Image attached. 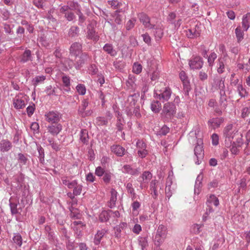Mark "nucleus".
I'll use <instances>...</instances> for the list:
<instances>
[{"label":"nucleus","instance_id":"obj_1","mask_svg":"<svg viewBox=\"0 0 250 250\" xmlns=\"http://www.w3.org/2000/svg\"><path fill=\"white\" fill-rule=\"evenodd\" d=\"M176 112L175 105L172 103L168 102L164 104L161 116L164 122H170Z\"/></svg>","mask_w":250,"mask_h":250},{"label":"nucleus","instance_id":"obj_2","mask_svg":"<svg viewBox=\"0 0 250 250\" xmlns=\"http://www.w3.org/2000/svg\"><path fill=\"white\" fill-rule=\"evenodd\" d=\"M62 184L69 188H73V191L76 196L81 194L83 186L79 184L77 180H72L71 177L63 176L61 178Z\"/></svg>","mask_w":250,"mask_h":250},{"label":"nucleus","instance_id":"obj_3","mask_svg":"<svg viewBox=\"0 0 250 250\" xmlns=\"http://www.w3.org/2000/svg\"><path fill=\"white\" fill-rule=\"evenodd\" d=\"M128 101L130 102V107H127L125 110L127 116L131 117L133 115H134L137 118H140L141 117L140 107L139 105H135L136 101L133 98V96H129Z\"/></svg>","mask_w":250,"mask_h":250},{"label":"nucleus","instance_id":"obj_4","mask_svg":"<svg viewBox=\"0 0 250 250\" xmlns=\"http://www.w3.org/2000/svg\"><path fill=\"white\" fill-rule=\"evenodd\" d=\"M203 141L201 139L197 140V145L194 148V154L197 158L196 164L199 165L204 158V151L203 149Z\"/></svg>","mask_w":250,"mask_h":250},{"label":"nucleus","instance_id":"obj_5","mask_svg":"<svg viewBox=\"0 0 250 250\" xmlns=\"http://www.w3.org/2000/svg\"><path fill=\"white\" fill-rule=\"evenodd\" d=\"M137 154L141 158H145L148 154V150L147 149L146 144L143 141L138 140L136 142Z\"/></svg>","mask_w":250,"mask_h":250},{"label":"nucleus","instance_id":"obj_6","mask_svg":"<svg viewBox=\"0 0 250 250\" xmlns=\"http://www.w3.org/2000/svg\"><path fill=\"white\" fill-rule=\"evenodd\" d=\"M26 99V96L22 94L16 96L13 99L14 107L17 109L23 108L25 106V101Z\"/></svg>","mask_w":250,"mask_h":250},{"label":"nucleus","instance_id":"obj_7","mask_svg":"<svg viewBox=\"0 0 250 250\" xmlns=\"http://www.w3.org/2000/svg\"><path fill=\"white\" fill-rule=\"evenodd\" d=\"M138 18L140 21L143 23L145 27L149 29L154 28L155 24L150 22L149 17L144 13H141L138 14Z\"/></svg>","mask_w":250,"mask_h":250},{"label":"nucleus","instance_id":"obj_8","mask_svg":"<svg viewBox=\"0 0 250 250\" xmlns=\"http://www.w3.org/2000/svg\"><path fill=\"white\" fill-rule=\"evenodd\" d=\"M203 60L200 56H195L189 61V65L192 69H199L202 67Z\"/></svg>","mask_w":250,"mask_h":250},{"label":"nucleus","instance_id":"obj_9","mask_svg":"<svg viewBox=\"0 0 250 250\" xmlns=\"http://www.w3.org/2000/svg\"><path fill=\"white\" fill-rule=\"evenodd\" d=\"M236 132L237 131L235 132V130H233L232 125L230 124L227 125L224 130V135L226 138L225 141L227 142L228 140L229 144H231Z\"/></svg>","mask_w":250,"mask_h":250},{"label":"nucleus","instance_id":"obj_10","mask_svg":"<svg viewBox=\"0 0 250 250\" xmlns=\"http://www.w3.org/2000/svg\"><path fill=\"white\" fill-rule=\"evenodd\" d=\"M75 57V68L79 69L83 65L88 61L89 57L86 53H82L80 56H74Z\"/></svg>","mask_w":250,"mask_h":250},{"label":"nucleus","instance_id":"obj_11","mask_svg":"<svg viewBox=\"0 0 250 250\" xmlns=\"http://www.w3.org/2000/svg\"><path fill=\"white\" fill-rule=\"evenodd\" d=\"M172 91L169 87H165L164 90H161L159 93H156V98L163 102L168 101L171 97Z\"/></svg>","mask_w":250,"mask_h":250},{"label":"nucleus","instance_id":"obj_12","mask_svg":"<svg viewBox=\"0 0 250 250\" xmlns=\"http://www.w3.org/2000/svg\"><path fill=\"white\" fill-rule=\"evenodd\" d=\"M110 149L112 152L119 157H122L126 152L125 148L119 145H113L111 146Z\"/></svg>","mask_w":250,"mask_h":250},{"label":"nucleus","instance_id":"obj_13","mask_svg":"<svg viewBox=\"0 0 250 250\" xmlns=\"http://www.w3.org/2000/svg\"><path fill=\"white\" fill-rule=\"evenodd\" d=\"M46 120L51 123H56L59 121L60 117L58 112L50 111L45 115Z\"/></svg>","mask_w":250,"mask_h":250},{"label":"nucleus","instance_id":"obj_14","mask_svg":"<svg viewBox=\"0 0 250 250\" xmlns=\"http://www.w3.org/2000/svg\"><path fill=\"white\" fill-rule=\"evenodd\" d=\"M224 119L222 117L213 118L208 121V125L212 129H215L220 126Z\"/></svg>","mask_w":250,"mask_h":250},{"label":"nucleus","instance_id":"obj_15","mask_svg":"<svg viewBox=\"0 0 250 250\" xmlns=\"http://www.w3.org/2000/svg\"><path fill=\"white\" fill-rule=\"evenodd\" d=\"M82 48V45L78 42H74L71 45L69 51L71 57L76 56L81 51Z\"/></svg>","mask_w":250,"mask_h":250},{"label":"nucleus","instance_id":"obj_16","mask_svg":"<svg viewBox=\"0 0 250 250\" xmlns=\"http://www.w3.org/2000/svg\"><path fill=\"white\" fill-rule=\"evenodd\" d=\"M12 147V143L7 139H2L0 141V151L2 152L8 151Z\"/></svg>","mask_w":250,"mask_h":250},{"label":"nucleus","instance_id":"obj_17","mask_svg":"<svg viewBox=\"0 0 250 250\" xmlns=\"http://www.w3.org/2000/svg\"><path fill=\"white\" fill-rule=\"evenodd\" d=\"M107 230L105 229L98 230L95 235L93 242L96 245H98L101 243L104 236L107 233Z\"/></svg>","mask_w":250,"mask_h":250},{"label":"nucleus","instance_id":"obj_18","mask_svg":"<svg viewBox=\"0 0 250 250\" xmlns=\"http://www.w3.org/2000/svg\"><path fill=\"white\" fill-rule=\"evenodd\" d=\"M250 26V13L244 15L242 18V27L244 31H247Z\"/></svg>","mask_w":250,"mask_h":250},{"label":"nucleus","instance_id":"obj_19","mask_svg":"<svg viewBox=\"0 0 250 250\" xmlns=\"http://www.w3.org/2000/svg\"><path fill=\"white\" fill-rule=\"evenodd\" d=\"M123 171L124 173H128L132 175H138L139 173L138 168H133L130 165H125L123 167Z\"/></svg>","mask_w":250,"mask_h":250},{"label":"nucleus","instance_id":"obj_20","mask_svg":"<svg viewBox=\"0 0 250 250\" xmlns=\"http://www.w3.org/2000/svg\"><path fill=\"white\" fill-rule=\"evenodd\" d=\"M203 178V175L200 174L198 175L196 178L194 186V194H195L198 195L200 192Z\"/></svg>","mask_w":250,"mask_h":250},{"label":"nucleus","instance_id":"obj_21","mask_svg":"<svg viewBox=\"0 0 250 250\" xmlns=\"http://www.w3.org/2000/svg\"><path fill=\"white\" fill-rule=\"evenodd\" d=\"M86 37L95 42L97 41L99 38V36L96 33L95 30L93 27H88Z\"/></svg>","mask_w":250,"mask_h":250},{"label":"nucleus","instance_id":"obj_22","mask_svg":"<svg viewBox=\"0 0 250 250\" xmlns=\"http://www.w3.org/2000/svg\"><path fill=\"white\" fill-rule=\"evenodd\" d=\"M62 129V126L60 124L52 125L48 127V132L53 135L58 134Z\"/></svg>","mask_w":250,"mask_h":250},{"label":"nucleus","instance_id":"obj_23","mask_svg":"<svg viewBox=\"0 0 250 250\" xmlns=\"http://www.w3.org/2000/svg\"><path fill=\"white\" fill-rule=\"evenodd\" d=\"M111 197L108 203V207L112 208L115 206L117 201V192L114 189H111L110 191Z\"/></svg>","mask_w":250,"mask_h":250},{"label":"nucleus","instance_id":"obj_24","mask_svg":"<svg viewBox=\"0 0 250 250\" xmlns=\"http://www.w3.org/2000/svg\"><path fill=\"white\" fill-rule=\"evenodd\" d=\"M29 61H32L31 52L30 50L27 49L24 51L21 56L20 62L22 63H25Z\"/></svg>","mask_w":250,"mask_h":250},{"label":"nucleus","instance_id":"obj_25","mask_svg":"<svg viewBox=\"0 0 250 250\" xmlns=\"http://www.w3.org/2000/svg\"><path fill=\"white\" fill-rule=\"evenodd\" d=\"M104 51L111 56H115L117 55L116 51L113 48L112 44L106 43L103 48Z\"/></svg>","mask_w":250,"mask_h":250},{"label":"nucleus","instance_id":"obj_26","mask_svg":"<svg viewBox=\"0 0 250 250\" xmlns=\"http://www.w3.org/2000/svg\"><path fill=\"white\" fill-rule=\"evenodd\" d=\"M80 29L77 26H71L68 30V36L71 38L77 37L79 35Z\"/></svg>","mask_w":250,"mask_h":250},{"label":"nucleus","instance_id":"obj_27","mask_svg":"<svg viewBox=\"0 0 250 250\" xmlns=\"http://www.w3.org/2000/svg\"><path fill=\"white\" fill-rule=\"evenodd\" d=\"M45 80L46 76H37L32 80V83L34 86L36 87L39 84L43 83Z\"/></svg>","mask_w":250,"mask_h":250},{"label":"nucleus","instance_id":"obj_28","mask_svg":"<svg viewBox=\"0 0 250 250\" xmlns=\"http://www.w3.org/2000/svg\"><path fill=\"white\" fill-rule=\"evenodd\" d=\"M156 183L157 181L154 180L151 182L150 185V189L151 190V194L154 199H157L158 195L157 191Z\"/></svg>","mask_w":250,"mask_h":250},{"label":"nucleus","instance_id":"obj_29","mask_svg":"<svg viewBox=\"0 0 250 250\" xmlns=\"http://www.w3.org/2000/svg\"><path fill=\"white\" fill-rule=\"evenodd\" d=\"M80 135V140L81 141V142L83 144L87 145L88 143L89 139L87 131L85 129L81 130Z\"/></svg>","mask_w":250,"mask_h":250},{"label":"nucleus","instance_id":"obj_30","mask_svg":"<svg viewBox=\"0 0 250 250\" xmlns=\"http://www.w3.org/2000/svg\"><path fill=\"white\" fill-rule=\"evenodd\" d=\"M207 204L210 206L213 205L217 207L219 204V200L214 195H210L207 200Z\"/></svg>","mask_w":250,"mask_h":250},{"label":"nucleus","instance_id":"obj_31","mask_svg":"<svg viewBox=\"0 0 250 250\" xmlns=\"http://www.w3.org/2000/svg\"><path fill=\"white\" fill-rule=\"evenodd\" d=\"M200 32L197 30L196 28L193 29H189L187 31V36L189 38L193 39L199 37Z\"/></svg>","mask_w":250,"mask_h":250},{"label":"nucleus","instance_id":"obj_32","mask_svg":"<svg viewBox=\"0 0 250 250\" xmlns=\"http://www.w3.org/2000/svg\"><path fill=\"white\" fill-rule=\"evenodd\" d=\"M236 90L239 94L241 98H245L248 96L249 93L247 91L246 89L243 86L242 84H239L237 87H236Z\"/></svg>","mask_w":250,"mask_h":250},{"label":"nucleus","instance_id":"obj_33","mask_svg":"<svg viewBox=\"0 0 250 250\" xmlns=\"http://www.w3.org/2000/svg\"><path fill=\"white\" fill-rule=\"evenodd\" d=\"M166 230L167 228L163 225H160L157 230V238L158 236L162 237V238L166 237Z\"/></svg>","mask_w":250,"mask_h":250},{"label":"nucleus","instance_id":"obj_34","mask_svg":"<svg viewBox=\"0 0 250 250\" xmlns=\"http://www.w3.org/2000/svg\"><path fill=\"white\" fill-rule=\"evenodd\" d=\"M150 108L154 113H158L161 109V104L159 101H153L151 104Z\"/></svg>","mask_w":250,"mask_h":250},{"label":"nucleus","instance_id":"obj_35","mask_svg":"<svg viewBox=\"0 0 250 250\" xmlns=\"http://www.w3.org/2000/svg\"><path fill=\"white\" fill-rule=\"evenodd\" d=\"M139 245L141 247L142 250H146V248L148 246V242L147 238L146 237H139Z\"/></svg>","mask_w":250,"mask_h":250},{"label":"nucleus","instance_id":"obj_36","mask_svg":"<svg viewBox=\"0 0 250 250\" xmlns=\"http://www.w3.org/2000/svg\"><path fill=\"white\" fill-rule=\"evenodd\" d=\"M13 241L19 247H21L22 244V238L21 235L19 233H16L14 234L13 237Z\"/></svg>","mask_w":250,"mask_h":250},{"label":"nucleus","instance_id":"obj_37","mask_svg":"<svg viewBox=\"0 0 250 250\" xmlns=\"http://www.w3.org/2000/svg\"><path fill=\"white\" fill-rule=\"evenodd\" d=\"M217 55L214 52H211L208 58V66L212 67L214 65V61L216 59Z\"/></svg>","mask_w":250,"mask_h":250},{"label":"nucleus","instance_id":"obj_38","mask_svg":"<svg viewBox=\"0 0 250 250\" xmlns=\"http://www.w3.org/2000/svg\"><path fill=\"white\" fill-rule=\"evenodd\" d=\"M77 15L78 16V24L80 26H84V22L86 21V17L83 15L81 10L76 12Z\"/></svg>","mask_w":250,"mask_h":250},{"label":"nucleus","instance_id":"obj_39","mask_svg":"<svg viewBox=\"0 0 250 250\" xmlns=\"http://www.w3.org/2000/svg\"><path fill=\"white\" fill-rule=\"evenodd\" d=\"M68 5L69 9L72 10H76V12H79L81 10V6L77 2L71 1L68 2Z\"/></svg>","mask_w":250,"mask_h":250},{"label":"nucleus","instance_id":"obj_40","mask_svg":"<svg viewBox=\"0 0 250 250\" xmlns=\"http://www.w3.org/2000/svg\"><path fill=\"white\" fill-rule=\"evenodd\" d=\"M152 177V174L148 171H144L142 176L140 178H141L142 180L141 181H144L145 182H149V181L151 180Z\"/></svg>","mask_w":250,"mask_h":250},{"label":"nucleus","instance_id":"obj_41","mask_svg":"<svg viewBox=\"0 0 250 250\" xmlns=\"http://www.w3.org/2000/svg\"><path fill=\"white\" fill-rule=\"evenodd\" d=\"M37 150L39 153L38 158H39L40 162L41 163H43L44 162V149L41 146H37Z\"/></svg>","mask_w":250,"mask_h":250},{"label":"nucleus","instance_id":"obj_42","mask_svg":"<svg viewBox=\"0 0 250 250\" xmlns=\"http://www.w3.org/2000/svg\"><path fill=\"white\" fill-rule=\"evenodd\" d=\"M224 79L217 78L214 80V83L219 89H225Z\"/></svg>","mask_w":250,"mask_h":250},{"label":"nucleus","instance_id":"obj_43","mask_svg":"<svg viewBox=\"0 0 250 250\" xmlns=\"http://www.w3.org/2000/svg\"><path fill=\"white\" fill-rule=\"evenodd\" d=\"M235 34L238 42H241L243 39L244 33L241 30L240 26H238L235 29Z\"/></svg>","mask_w":250,"mask_h":250},{"label":"nucleus","instance_id":"obj_44","mask_svg":"<svg viewBox=\"0 0 250 250\" xmlns=\"http://www.w3.org/2000/svg\"><path fill=\"white\" fill-rule=\"evenodd\" d=\"M108 3L114 9L121 7L123 6L122 3L119 2L117 0H108Z\"/></svg>","mask_w":250,"mask_h":250},{"label":"nucleus","instance_id":"obj_45","mask_svg":"<svg viewBox=\"0 0 250 250\" xmlns=\"http://www.w3.org/2000/svg\"><path fill=\"white\" fill-rule=\"evenodd\" d=\"M109 215L107 211H103L99 215V219L102 222H106L109 219Z\"/></svg>","mask_w":250,"mask_h":250},{"label":"nucleus","instance_id":"obj_46","mask_svg":"<svg viewBox=\"0 0 250 250\" xmlns=\"http://www.w3.org/2000/svg\"><path fill=\"white\" fill-rule=\"evenodd\" d=\"M14 27V25H11L7 23L3 24V29L5 33L9 35H13L14 32L13 31V28Z\"/></svg>","mask_w":250,"mask_h":250},{"label":"nucleus","instance_id":"obj_47","mask_svg":"<svg viewBox=\"0 0 250 250\" xmlns=\"http://www.w3.org/2000/svg\"><path fill=\"white\" fill-rule=\"evenodd\" d=\"M226 62L223 61L222 59H218V63L217 67V72L219 74H221L224 72L225 70V63Z\"/></svg>","mask_w":250,"mask_h":250},{"label":"nucleus","instance_id":"obj_48","mask_svg":"<svg viewBox=\"0 0 250 250\" xmlns=\"http://www.w3.org/2000/svg\"><path fill=\"white\" fill-rule=\"evenodd\" d=\"M82 105L78 109V113H82L86 109L88 105V102L87 99H83L82 102Z\"/></svg>","mask_w":250,"mask_h":250},{"label":"nucleus","instance_id":"obj_49","mask_svg":"<svg viewBox=\"0 0 250 250\" xmlns=\"http://www.w3.org/2000/svg\"><path fill=\"white\" fill-rule=\"evenodd\" d=\"M113 65L116 69L121 71L124 69L125 63L123 61H118L114 62Z\"/></svg>","mask_w":250,"mask_h":250},{"label":"nucleus","instance_id":"obj_50","mask_svg":"<svg viewBox=\"0 0 250 250\" xmlns=\"http://www.w3.org/2000/svg\"><path fill=\"white\" fill-rule=\"evenodd\" d=\"M78 96L76 95L74 96H65V100L68 104H73L76 102V100H78Z\"/></svg>","mask_w":250,"mask_h":250},{"label":"nucleus","instance_id":"obj_51","mask_svg":"<svg viewBox=\"0 0 250 250\" xmlns=\"http://www.w3.org/2000/svg\"><path fill=\"white\" fill-rule=\"evenodd\" d=\"M47 0H34L33 4L38 8L43 9L45 3Z\"/></svg>","mask_w":250,"mask_h":250},{"label":"nucleus","instance_id":"obj_52","mask_svg":"<svg viewBox=\"0 0 250 250\" xmlns=\"http://www.w3.org/2000/svg\"><path fill=\"white\" fill-rule=\"evenodd\" d=\"M64 18L68 21H71L75 20L76 16L74 13L71 11H69L68 12H66L65 15H64Z\"/></svg>","mask_w":250,"mask_h":250},{"label":"nucleus","instance_id":"obj_53","mask_svg":"<svg viewBox=\"0 0 250 250\" xmlns=\"http://www.w3.org/2000/svg\"><path fill=\"white\" fill-rule=\"evenodd\" d=\"M136 21L135 18H132L129 20L126 24V29L127 30H130L131 29L134 27L135 23Z\"/></svg>","mask_w":250,"mask_h":250},{"label":"nucleus","instance_id":"obj_54","mask_svg":"<svg viewBox=\"0 0 250 250\" xmlns=\"http://www.w3.org/2000/svg\"><path fill=\"white\" fill-rule=\"evenodd\" d=\"M191 87L188 82H185L183 83V91L185 96H188Z\"/></svg>","mask_w":250,"mask_h":250},{"label":"nucleus","instance_id":"obj_55","mask_svg":"<svg viewBox=\"0 0 250 250\" xmlns=\"http://www.w3.org/2000/svg\"><path fill=\"white\" fill-rule=\"evenodd\" d=\"M77 92L82 95H83L86 92V88L83 84H79L76 86Z\"/></svg>","mask_w":250,"mask_h":250},{"label":"nucleus","instance_id":"obj_56","mask_svg":"<svg viewBox=\"0 0 250 250\" xmlns=\"http://www.w3.org/2000/svg\"><path fill=\"white\" fill-rule=\"evenodd\" d=\"M44 91L48 96L55 95V88L53 87L51 85L47 86Z\"/></svg>","mask_w":250,"mask_h":250},{"label":"nucleus","instance_id":"obj_57","mask_svg":"<svg viewBox=\"0 0 250 250\" xmlns=\"http://www.w3.org/2000/svg\"><path fill=\"white\" fill-rule=\"evenodd\" d=\"M142 70V66L140 64L134 63L133 66V72L137 74L141 72Z\"/></svg>","mask_w":250,"mask_h":250},{"label":"nucleus","instance_id":"obj_58","mask_svg":"<svg viewBox=\"0 0 250 250\" xmlns=\"http://www.w3.org/2000/svg\"><path fill=\"white\" fill-rule=\"evenodd\" d=\"M65 65L68 69H72L73 67H75V61L74 62L72 59H68L65 60L64 62Z\"/></svg>","mask_w":250,"mask_h":250},{"label":"nucleus","instance_id":"obj_59","mask_svg":"<svg viewBox=\"0 0 250 250\" xmlns=\"http://www.w3.org/2000/svg\"><path fill=\"white\" fill-rule=\"evenodd\" d=\"M202 227V225L194 224L192 227V230L195 234H199L201 232V229Z\"/></svg>","mask_w":250,"mask_h":250},{"label":"nucleus","instance_id":"obj_60","mask_svg":"<svg viewBox=\"0 0 250 250\" xmlns=\"http://www.w3.org/2000/svg\"><path fill=\"white\" fill-rule=\"evenodd\" d=\"M111 178V173L109 172H105L103 175V180L104 183L107 184L109 183Z\"/></svg>","mask_w":250,"mask_h":250},{"label":"nucleus","instance_id":"obj_61","mask_svg":"<svg viewBox=\"0 0 250 250\" xmlns=\"http://www.w3.org/2000/svg\"><path fill=\"white\" fill-rule=\"evenodd\" d=\"M10 207L12 214H17L19 212L16 203L10 202Z\"/></svg>","mask_w":250,"mask_h":250},{"label":"nucleus","instance_id":"obj_62","mask_svg":"<svg viewBox=\"0 0 250 250\" xmlns=\"http://www.w3.org/2000/svg\"><path fill=\"white\" fill-rule=\"evenodd\" d=\"M166 238H162L160 236L157 238V235L155 237V245L157 247H159L164 241Z\"/></svg>","mask_w":250,"mask_h":250},{"label":"nucleus","instance_id":"obj_63","mask_svg":"<svg viewBox=\"0 0 250 250\" xmlns=\"http://www.w3.org/2000/svg\"><path fill=\"white\" fill-rule=\"evenodd\" d=\"M250 114V107H245L242 110L241 116L242 118H245L248 116Z\"/></svg>","mask_w":250,"mask_h":250},{"label":"nucleus","instance_id":"obj_64","mask_svg":"<svg viewBox=\"0 0 250 250\" xmlns=\"http://www.w3.org/2000/svg\"><path fill=\"white\" fill-rule=\"evenodd\" d=\"M113 17L115 18V22L117 24H121L122 22L123 17L121 14H114Z\"/></svg>","mask_w":250,"mask_h":250}]
</instances>
